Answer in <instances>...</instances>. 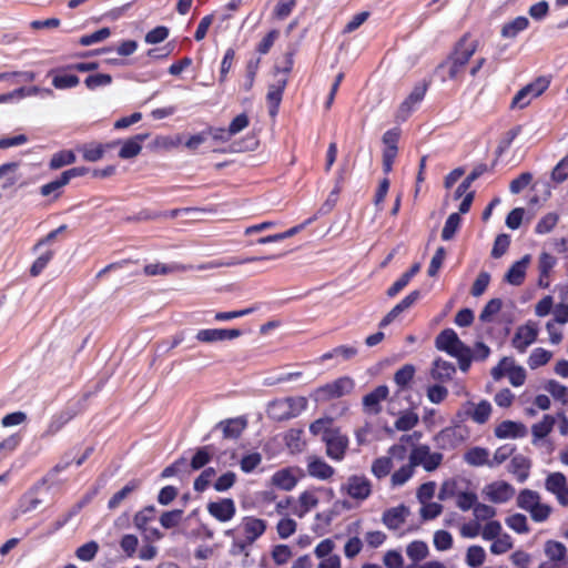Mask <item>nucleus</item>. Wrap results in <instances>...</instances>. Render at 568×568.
Instances as JSON below:
<instances>
[{
	"mask_svg": "<svg viewBox=\"0 0 568 568\" xmlns=\"http://www.w3.org/2000/svg\"><path fill=\"white\" fill-rule=\"evenodd\" d=\"M478 41L471 39L470 32L464 33L454 44L447 58L442 61L437 71L446 70L447 75L442 80H457L465 72L466 65L478 49Z\"/></svg>",
	"mask_w": 568,
	"mask_h": 568,
	"instance_id": "f257e3e1",
	"label": "nucleus"
},
{
	"mask_svg": "<svg viewBox=\"0 0 568 568\" xmlns=\"http://www.w3.org/2000/svg\"><path fill=\"white\" fill-rule=\"evenodd\" d=\"M436 348L444 351L458 361L459 369L464 373L469 371V346L462 342L452 328L443 329L435 339Z\"/></svg>",
	"mask_w": 568,
	"mask_h": 568,
	"instance_id": "f03ea898",
	"label": "nucleus"
},
{
	"mask_svg": "<svg viewBox=\"0 0 568 568\" xmlns=\"http://www.w3.org/2000/svg\"><path fill=\"white\" fill-rule=\"evenodd\" d=\"M307 407L303 396L277 398L268 403L267 416L275 422H284L297 417Z\"/></svg>",
	"mask_w": 568,
	"mask_h": 568,
	"instance_id": "7ed1b4c3",
	"label": "nucleus"
},
{
	"mask_svg": "<svg viewBox=\"0 0 568 568\" xmlns=\"http://www.w3.org/2000/svg\"><path fill=\"white\" fill-rule=\"evenodd\" d=\"M355 383L348 376H343L316 388L314 393L315 400L328 402L343 397L354 389Z\"/></svg>",
	"mask_w": 568,
	"mask_h": 568,
	"instance_id": "20e7f679",
	"label": "nucleus"
},
{
	"mask_svg": "<svg viewBox=\"0 0 568 568\" xmlns=\"http://www.w3.org/2000/svg\"><path fill=\"white\" fill-rule=\"evenodd\" d=\"M495 381L501 379L506 374L513 386H521L526 381V371L521 366L514 365L513 358L503 357L490 372Z\"/></svg>",
	"mask_w": 568,
	"mask_h": 568,
	"instance_id": "39448f33",
	"label": "nucleus"
},
{
	"mask_svg": "<svg viewBox=\"0 0 568 568\" xmlns=\"http://www.w3.org/2000/svg\"><path fill=\"white\" fill-rule=\"evenodd\" d=\"M323 442L326 445V455L334 460H342L348 448V437L339 428L324 430Z\"/></svg>",
	"mask_w": 568,
	"mask_h": 568,
	"instance_id": "423d86ee",
	"label": "nucleus"
},
{
	"mask_svg": "<svg viewBox=\"0 0 568 568\" xmlns=\"http://www.w3.org/2000/svg\"><path fill=\"white\" fill-rule=\"evenodd\" d=\"M491 415V405L488 400L483 399L478 404L466 402L460 410L456 413V418L459 422L471 419L481 425L488 422Z\"/></svg>",
	"mask_w": 568,
	"mask_h": 568,
	"instance_id": "0eeeda50",
	"label": "nucleus"
},
{
	"mask_svg": "<svg viewBox=\"0 0 568 568\" xmlns=\"http://www.w3.org/2000/svg\"><path fill=\"white\" fill-rule=\"evenodd\" d=\"M413 465L423 466L426 471H434L437 469L443 462L442 453H430V448L427 445L414 446L410 450Z\"/></svg>",
	"mask_w": 568,
	"mask_h": 568,
	"instance_id": "6e6552de",
	"label": "nucleus"
},
{
	"mask_svg": "<svg viewBox=\"0 0 568 568\" xmlns=\"http://www.w3.org/2000/svg\"><path fill=\"white\" fill-rule=\"evenodd\" d=\"M545 488L556 497L559 505L568 506V481L562 473H550L545 479Z\"/></svg>",
	"mask_w": 568,
	"mask_h": 568,
	"instance_id": "1a4fd4ad",
	"label": "nucleus"
},
{
	"mask_svg": "<svg viewBox=\"0 0 568 568\" xmlns=\"http://www.w3.org/2000/svg\"><path fill=\"white\" fill-rule=\"evenodd\" d=\"M537 336V325L532 322H528L517 327L515 335L511 339V346L523 354L531 344L536 342Z\"/></svg>",
	"mask_w": 568,
	"mask_h": 568,
	"instance_id": "9d476101",
	"label": "nucleus"
},
{
	"mask_svg": "<svg viewBox=\"0 0 568 568\" xmlns=\"http://www.w3.org/2000/svg\"><path fill=\"white\" fill-rule=\"evenodd\" d=\"M206 510L217 521L227 523L235 517L236 505L232 498H220L215 501H209Z\"/></svg>",
	"mask_w": 568,
	"mask_h": 568,
	"instance_id": "9b49d317",
	"label": "nucleus"
},
{
	"mask_svg": "<svg viewBox=\"0 0 568 568\" xmlns=\"http://www.w3.org/2000/svg\"><path fill=\"white\" fill-rule=\"evenodd\" d=\"M242 334L239 328H203L196 333L195 338L201 343H216L235 339Z\"/></svg>",
	"mask_w": 568,
	"mask_h": 568,
	"instance_id": "f8f14e48",
	"label": "nucleus"
},
{
	"mask_svg": "<svg viewBox=\"0 0 568 568\" xmlns=\"http://www.w3.org/2000/svg\"><path fill=\"white\" fill-rule=\"evenodd\" d=\"M388 394L389 389L386 385L375 387L363 397V412L367 415H378L382 412V402L388 397Z\"/></svg>",
	"mask_w": 568,
	"mask_h": 568,
	"instance_id": "ddd939ff",
	"label": "nucleus"
},
{
	"mask_svg": "<svg viewBox=\"0 0 568 568\" xmlns=\"http://www.w3.org/2000/svg\"><path fill=\"white\" fill-rule=\"evenodd\" d=\"M344 488L353 499L357 500H365L372 494V484L364 475L349 476Z\"/></svg>",
	"mask_w": 568,
	"mask_h": 568,
	"instance_id": "4468645a",
	"label": "nucleus"
},
{
	"mask_svg": "<svg viewBox=\"0 0 568 568\" xmlns=\"http://www.w3.org/2000/svg\"><path fill=\"white\" fill-rule=\"evenodd\" d=\"M408 515H409V508L407 506H405L404 504H400L396 507L386 509L383 513L382 523L389 530H397L405 524Z\"/></svg>",
	"mask_w": 568,
	"mask_h": 568,
	"instance_id": "2eb2a0df",
	"label": "nucleus"
},
{
	"mask_svg": "<svg viewBox=\"0 0 568 568\" xmlns=\"http://www.w3.org/2000/svg\"><path fill=\"white\" fill-rule=\"evenodd\" d=\"M241 527L245 539L253 544L265 532L267 523L254 516H245L242 518Z\"/></svg>",
	"mask_w": 568,
	"mask_h": 568,
	"instance_id": "dca6fc26",
	"label": "nucleus"
},
{
	"mask_svg": "<svg viewBox=\"0 0 568 568\" xmlns=\"http://www.w3.org/2000/svg\"><path fill=\"white\" fill-rule=\"evenodd\" d=\"M420 297L418 290L412 291L399 303H397L381 321L379 327L389 325L400 313L412 307Z\"/></svg>",
	"mask_w": 568,
	"mask_h": 568,
	"instance_id": "f3484780",
	"label": "nucleus"
},
{
	"mask_svg": "<svg viewBox=\"0 0 568 568\" xmlns=\"http://www.w3.org/2000/svg\"><path fill=\"white\" fill-rule=\"evenodd\" d=\"M79 413H80V409H78V408L67 407L65 409L54 414L48 424L45 435L53 436V435L58 434Z\"/></svg>",
	"mask_w": 568,
	"mask_h": 568,
	"instance_id": "a211bd4d",
	"label": "nucleus"
},
{
	"mask_svg": "<svg viewBox=\"0 0 568 568\" xmlns=\"http://www.w3.org/2000/svg\"><path fill=\"white\" fill-rule=\"evenodd\" d=\"M247 426L245 417L227 418L217 423L224 438L237 439Z\"/></svg>",
	"mask_w": 568,
	"mask_h": 568,
	"instance_id": "6ab92c4d",
	"label": "nucleus"
},
{
	"mask_svg": "<svg viewBox=\"0 0 568 568\" xmlns=\"http://www.w3.org/2000/svg\"><path fill=\"white\" fill-rule=\"evenodd\" d=\"M530 263V255H524L519 261H516L507 271L505 280L515 286H519L524 283L526 277V271Z\"/></svg>",
	"mask_w": 568,
	"mask_h": 568,
	"instance_id": "aec40b11",
	"label": "nucleus"
},
{
	"mask_svg": "<svg viewBox=\"0 0 568 568\" xmlns=\"http://www.w3.org/2000/svg\"><path fill=\"white\" fill-rule=\"evenodd\" d=\"M149 138V133H140L122 142L119 158L128 160L135 158L142 150V143Z\"/></svg>",
	"mask_w": 568,
	"mask_h": 568,
	"instance_id": "412c9836",
	"label": "nucleus"
},
{
	"mask_svg": "<svg viewBox=\"0 0 568 568\" xmlns=\"http://www.w3.org/2000/svg\"><path fill=\"white\" fill-rule=\"evenodd\" d=\"M526 434V426L519 422L504 420L495 428V435L498 438H521Z\"/></svg>",
	"mask_w": 568,
	"mask_h": 568,
	"instance_id": "4be33fe9",
	"label": "nucleus"
},
{
	"mask_svg": "<svg viewBox=\"0 0 568 568\" xmlns=\"http://www.w3.org/2000/svg\"><path fill=\"white\" fill-rule=\"evenodd\" d=\"M487 488V496L489 500L496 504L508 501L515 493L513 486L506 481H495Z\"/></svg>",
	"mask_w": 568,
	"mask_h": 568,
	"instance_id": "5701e85b",
	"label": "nucleus"
},
{
	"mask_svg": "<svg viewBox=\"0 0 568 568\" xmlns=\"http://www.w3.org/2000/svg\"><path fill=\"white\" fill-rule=\"evenodd\" d=\"M121 141H112L105 144L102 143H89L84 144L80 151L82 152V156L88 162H97L101 160L105 153V150L113 149L119 145Z\"/></svg>",
	"mask_w": 568,
	"mask_h": 568,
	"instance_id": "b1692460",
	"label": "nucleus"
},
{
	"mask_svg": "<svg viewBox=\"0 0 568 568\" xmlns=\"http://www.w3.org/2000/svg\"><path fill=\"white\" fill-rule=\"evenodd\" d=\"M420 437V434L415 432L412 435H403L399 438V442L397 444H394L388 449V457L392 459L395 458L396 460L403 462L407 458L408 454V446H415L414 438L416 440Z\"/></svg>",
	"mask_w": 568,
	"mask_h": 568,
	"instance_id": "393cba45",
	"label": "nucleus"
},
{
	"mask_svg": "<svg viewBox=\"0 0 568 568\" xmlns=\"http://www.w3.org/2000/svg\"><path fill=\"white\" fill-rule=\"evenodd\" d=\"M318 501L315 490H305L298 496L297 505L292 508V513L298 518H303L318 505Z\"/></svg>",
	"mask_w": 568,
	"mask_h": 568,
	"instance_id": "a878e982",
	"label": "nucleus"
},
{
	"mask_svg": "<svg viewBox=\"0 0 568 568\" xmlns=\"http://www.w3.org/2000/svg\"><path fill=\"white\" fill-rule=\"evenodd\" d=\"M214 455V447L212 445H205L197 447L190 460L187 463V468L190 471H195L204 468L207 464L211 463Z\"/></svg>",
	"mask_w": 568,
	"mask_h": 568,
	"instance_id": "bb28decb",
	"label": "nucleus"
},
{
	"mask_svg": "<svg viewBox=\"0 0 568 568\" xmlns=\"http://www.w3.org/2000/svg\"><path fill=\"white\" fill-rule=\"evenodd\" d=\"M530 467V459L524 455L514 456L509 463V471L519 483H524L528 478Z\"/></svg>",
	"mask_w": 568,
	"mask_h": 568,
	"instance_id": "cd10ccee",
	"label": "nucleus"
},
{
	"mask_svg": "<svg viewBox=\"0 0 568 568\" xmlns=\"http://www.w3.org/2000/svg\"><path fill=\"white\" fill-rule=\"evenodd\" d=\"M308 475L317 479H328L334 475V468L318 457H312L307 464Z\"/></svg>",
	"mask_w": 568,
	"mask_h": 568,
	"instance_id": "c85d7f7f",
	"label": "nucleus"
},
{
	"mask_svg": "<svg viewBox=\"0 0 568 568\" xmlns=\"http://www.w3.org/2000/svg\"><path fill=\"white\" fill-rule=\"evenodd\" d=\"M456 373V367L453 363L437 358L433 363L432 377L435 381L447 382L453 378Z\"/></svg>",
	"mask_w": 568,
	"mask_h": 568,
	"instance_id": "c756f323",
	"label": "nucleus"
},
{
	"mask_svg": "<svg viewBox=\"0 0 568 568\" xmlns=\"http://www.w3.org/2000/svg\"><path fill=\"white\" fill-rule=\"evenodd\" d=\"M271 479L275 487L286 491L292 490L297 484V478L290 468L275 471Z\"/></svg>",
	"mask_w": 568,
	"mask_h": 568,
	"instance_id": "7c9ffc66",
	"label": "nucleus"
},
{
	"mask_svg": "<svg viewBox=\"0 0 568 568\" xmlns=\"http://www.w3.org/2000/svg\"><path fill=\"white\" fill-rule=\"evenodd\" d=\"M41 486L42 485L39 484V481H38L27 493H24L21 496V498L19 500V507H20L21 513H23V514L30 513V511L37 509L42 504V500L37 496V493Z\"/></svg>",
	"mask_w": 568,
	"mask_h": 568,
	"instance_id": "2f4dec72",
	"label": "nucleus"
},
{
	"mask_svg": "<svg viewBox=\"0 0 568 568\" xmlns=\"http://www.w3.org/2000/svg\"><path fill=\"white\" fill-rule=\"evenodd\" d=\"M286 87V80L281 81L277 85H272L267 92L266 100L268 103V113L276 116Z\"/></svg>",
	"mask_w": 568,
	"mask_h": 568,
	"instance_id": "473e14b6",
	"label": "nucleus"
},
{
	"mask_svg": "<svg viewBox=\"0 0 568 568\" xmlns=\"http://www.w3.org/2000/svg\"><path fill=\"white\" fill-rule=\"evenodd\" d=\"M544 551L546 557L555 564L564 561L567 556L566 546L562 542L552 539L545 542Z\"/></svg>",
	"mask_w": 568,
	"mask_h": 568,
	"instance_id": "72a5a7b5",
	"label": "nucleus"
},
{
	"mask_svg": "<svg viewBox=\"0 0 568 568\" xmlns=\"http://www.w3.org/2000/svg\"><path fill=\"white\" fill-rule=\"evenodd\" d=\"M529 27V20L524 17L519 16L515 18L514 20L505 23L501 28V37L504 38H516L519 32L526 30Z\"/></svg>",
	"mask_w": 568,
	"mask_h": 568,
	"instance_id": "f704fd0d",
	"label": "nucleus"
},
{
	"mask_svg": "<svg viewBox=\"0 0 568 568\" xmlns=\"http://www.w3.org/2000/svg\"><path fill=\"white\" fill-rule=\"evenodd\" d=\"M140 487V480H130L122 489L112 495L108 501L110 510L116 509L128 496Z\"/></svg>",
	"mask_w": 568,
	"mask_h": 568,
	"instance_id": "c9c22d12",
	"label": "nucleus"
},
{
	"mask_svg": "<svg viewBox=\"0 0 568 568\" xmlns=\"http://www.w3.org/2000/svg\"><path fill=\"white\" fill-rule=\"evenodd\" d=\"M427 89L428 83L425 81L416 84L410 94L400 104V110L409 112L415 104L419 103L424 99Z\"/></svg>",
	"mask_w": 568,
	"mask_h": 568,
	"instance_id": "e433bc0d",
	"label": "nucleus"
},
{
	"mask_svg": "<svg viewBox=\"0 0 568 568\" xmlns=\"http://www.w3.org/2000/svg\"><path fill=\"white\" fill-rule=\"evenodd\" d=\"M409 462L406 465H403L399 469L395 470L392 474L390 483L394 487L403 486L406 484L414 475L416 465H413L412 456H408Z\"/></svg>",
	"mask_w": 568,
	"mask_h": 568,
	"instance_id": "4c0bfd02",
	"label": "nucleus"
},
{
	"mask_svg": "<svg viewBox=\"0 0 568 568\" xmlns=\"http://www.w3.org/2000/svg\"><path fill=\"white\" fill-rule=\"evenodd\" d=\"M539 493L525 488L519 491L517 496V506L526 511H530V509L540 501Z\"/></svg>",
	"mask_w": 568,
	"mask_h": 568,
	"instance_id": "58836bf2",
	"label": "nucleus"
},
{
	"mask_svg": "<svg viewBox=\"0 0 568 568\" xmlns=\"http://www.w3.org/2000/svg\"><path fill=\"white\" fill-rule=\"evenodd\" d=\"M77 156L72 150H61L51 156L49 168L51 170H58L65 165L73 164Z\"/></svg>",
	"mask_w": 568,
	"mask_h": 568,
	"instance_id": "ea45409f",
	"label": "nucleus"
},
{
	"mask_svg": "<svg viewBox=\"0 0 568 568\" xmlns=\"http://www.w3.org/2000/svg\"><path fill=\"white\" fill-rule=\"evenodd\" d=\"M488 456H489V454L486 448L473 447L466 452L465 462L468 465L477 466V467L483 466V465H488V463H490V460L488 459Z\"/></svg>",
	"mask_w": 568,
	"mask_h": 568,
	"instance_id": "a19ab883",
	"label": "nucleus"
},
{
	"mask_svg": "<svg viewBox=\"0 0 568 568\" xmlns=\"http://www.w3.org/2000/svg\"><path fill=\"white\" fill-rule=\"evenodd\" d=\"M486 559V551L481 546L473 545L467 548L465 561L470 568L480 567Z\"/></svg>",
	"mask_w": 568,
	"mask_h": 568,
	"instance_id": "79ce46f5",
	"label": "nucleus"
},
{
	"mask_svg": "<svg viewBox=\"0 0 568 568\" xmlns=\"http://www.w3.org/2000/svg\"><path fill=\"white\" fill-rule=\"evenodd\" d=\"M415 372L416 369L414 365L405 364L395 373L394 382L399 387V389H405L408 387L409 383L415 376Z\"/></svg>",
	"mask_w": 568,
	"mask_h": 568,
	"instance_id": "37998d69",
	"label": "nucleus"
},
{
	"mask_svg": "<svg viewBox=\"0 0 568 568\" xmlns=\"http://www.w3.org/2000/svg\"><path fill=\"white\" fill-rule=\"evenodd\" d=\"M156 516L154 506H146L134 516V525L139 530H148L149 523L153 521Z\"/></svg>",
	"mask_w": 568,
	"mask_h": 568,
	"instance_id": "c03bdc74",
	"label": "nucleus"
},
{
	"mask_svg": "<svg viewBox=\"0 0 568 568\" xmlns=\"http://www.w3.org/2000/svg\"><path fill=\"white\" fill-rule=\"evenodd\" d=\"M462 224V217L459 213H452L447 217L445 225L442 231V240L450 241L456 235Z\"/></svg>",
	"mask_w": 568,
	"mask_h": 568,
	"instance_id": "a18cd8bd",
	"label": "nucleus"
},
{
	"mask_svg": "<svg viewBox=\"0 0 568 568\" xmlns=\"http://www.w3.org/2000/svg\"><path fill=\"white\" fill-rule=\"evenodd\" d=\"M545 389L558 402L568 404V387L555 379H550L545 384Z\"/></svg>",
	"mask_w": 568,
	"mask_h": 568,
	"instance_id": "49530a36",
	"label": "nucleus"
},
{
	"mask_svg": "<svg viewBox=\"0 0 568 568\" xmlns=\"http://www.w3.org/2000/svg\"><path fill=\"white\" fill-rule=\"evenodd\" d=\"M552 357V353L542 347L535 348L528 357V366L531 369H536L546 365Z\"/></svg>",
	"mask_w": 568,
	"mask_h": 568,
	"instance_id": "de8ad7c7",
	"label": "nucleus"
},
{
	"mask_svg": "<svg viewBox=\"0 0 568 568\" xmlns=\"http://www.w3.org/2000/svg\"><path fill=\"white\" fill-rule=\"evenodd\" d=\"M555 425V418L551 415H544L542 419L531 427L532 436L536 439L545 438Z\"/></svg>",
	"mask_w": 568,
	"mask_h": 568,
	"instance_id": "09e8293b",
	"label": "nucleus"
},
{
	"mask_svg": "<svg viewBox=\"0 0 568 568\" xmlns=\"http://www.w3.org/2000/svg\"><path fill=\"white\" fill-rule=\"evenodd\" d=\"M393 468V460L388 456H382L376 458L372 464V474L381 479L386 477Z\"/></svg>",
	"mask_w": 568,
	"mask_h": 568,
	"instance_id": "8fccbe9b",
	"label": "nucleus"
},
{
	"mask_svg": "<svg viewBox=\"0 0 568 568\" xmlns=\"http://www.w3.org/2000/svg\"><path fill=\"white\" fill-rule=\"evenodd\" d=\"M550 83L551 75H540L525 87L528 90L529 95L538 98L549 88Z\"/></svg>",
	"mask_w": 568,
	"mask_h": 568,
	"instance_id": "3c124183",
	"label": "nucleus"
},
{
	"mask_svg": "<svg viewBox=\"0 0 568 568\" xmlns=\"http://www.w3.org/2000/svg\"><path fill=\"white\" fill-rule=\"evenodd\" d=\"M505 523L517 534H528L530 530L526 516L519 513L508 516Z\"/></svg>",
	"mask_w": 568,
	"mask_h": 568,
	"instance_id": "603ef678",
	"label": "nucleus"
},
{
	"mask_svg": "<svg viewBox=\"0 0 568 568\" xmlns=\"http://www.w3.org/2000/svg\"><path fill=\"white\" fill-rule=\"evenodd\" d=\"M407 556L415 562L425 559L428 555L426 542L420 540L412 541L406 548Z\"/></svg>",
	"mask_w": 568,
	"mask_h": 568,
	"instance_id": "864d4df0",
	"label": "nucleus"
},
{
	"mask_svg": "<svg viewBox=\"0 0 568 568\" xmlns=\"http://www.w3.org/2000/svg\"><path fill=\"white\" fill-rule=\"evenodd\" d=\"M182 473H190L187 468V460L184 457H180L176 460H174L172 464L166 466L162 473L161 478H170L173 476H176Z\"/></svg>",
	"mask_w": 568,
	"mask_h": 568,
	"instance_id": "5fc2aeb1",
	"label": "nucleus"
},
{
	"mask_svg": "<svg viewBox=\"0 0 568 568\" xmlns=\"http://www.w3.org/2000/svg\"><path fill=\"white\" fill-rule=\"evenodd\" d=\"M215 475H216V471L213 467L204 468L193 483L194 490L197 493L205 491L207 489V487L210 486L212 478Z\"/></svg>",
	"mask_w": 568,
	"mask_h": 568,
	"instance_id": "6e6d98bb",
	"label": "nucleus"
},
{
	"mask_svg": "<svg viewBox=\"0 0 568 568\" xmlns=\"http://www.w3.org/2000/svg\"><path fill=\"white\" fill-rule=\"evenodd\" d=\"M235 50L233 48H229L225 53H224V57L221 61V67H220V75H219V83L220 84H223L225 83V81L227 80V74L230 72V70L232 69V65L234 63V60H235Z\"/></svg>",
	"mask_w": 568,
	"mask_h": 568,
	"instance_id": "4d7b16f0",
	"label": "nucleus"
},
{
	"mask_svg": "<svg viewBox=\"0 0 568 568\" xmlns=\"http://www.w3.org/2000/svg\"><path fill=\"white\" fill-rule=\"evenodd\" d=\"M513 547V538L508 534H501L499 537L494 539L490 545V551L494 555H501L510 550Z\"/></svg>",
	"mask_w": 568,
	"mask_h": 568,
	"instance_id": "13d9d810",
	"label": "nucleus"
},
{
	"mask_svg": "<svg viewBox=\"0 0 568 568\" xmlns=\"http://www.w3.org/2000/svg\"><path fill=\"white\" fill-rule=\"evenodd\" d=\"M182 516H183L182 509H173V510L164 511L160 516V524L165 529L174 528L181 523Z\"/></svg>",
	"mask_w": 568,
	"mask_h": 568,
	"instance_id": "bf43d9fd",
	"label": "nucleus"
},
{
	"mask_svg": "<svg viewBox=\"0 0 568 568\" xmlns=\"http://www.w3.org/2000/svg\"><path fill=\"white\" fill-rule=\"evenodd\" d=\"M80 79L75 74H55L52 79V85L55 89H71L79 84Z\"/></svg>",
	"mask_w": 568,
	"mask_h": 568,
	"instance_id": "052dcab7",
	"label": "nucleus"
},
{
	"mask_svg": "<svg viewBox=\"0 0 568 568\" xmlns=\"http://www.w3.org/2000/svg\"><path fill=\"white\" fill-rule=\"evenodd\" d=\"M99 551V545L97 541L91 540L80 546L75 550V556L78 559L82 561H91Z\"/></svg>",
	"mask_w": 568,
	"mask_h": 568,
	"instance_id": "680f3d73",
	"label": "nucleus"
},
{
	"mask_svg": "<svg viewBox=\"0 0 568 568\" xmlns=\"http://www.w3.org/2000/svg\"><path fill=\"white\" fill-rule=\"evenodd\" d=\"M503 307V302L500 298H491L487 302L485 307L483 308L479 321L483 323H490L491 317L497 314Z\"/></svg>",
	"mask_w": 568,
	"mask_h": 568,
	"instance_id": "e2e57ef3",
	"label": "nucleus"
},
{
	"mask_svg": "<svg viewBox=\"0 0 568 568\" xmlns=\"http://www.w3.org/2000/svg\"><path fill=\"white\" fill-rule=\"evenodd\" d=\"M112 83V77L106 73L90 74L85 78V87L93 91L100 87H106Z\"/></svg>",
	"mask_w": 568,
	"mask_h": 568,
	"instance_id": "0e129e2a",
	"label": "nucleus"
},
{
	"mask_svg": "<svg viewBox=\"0 0 568 568\" xmlns=\"http://www.w3.org/2000/svg\"><path fill=\"white\" fill-rule=\"evenodd\" d=\"M262 463V455L257 452L244 455L240 460L241 470L245 474L252 473Z\"/></svg>",
	"mask_w": 568,
	"mask_h": 568,
	"instance_id": "69168bd1",
	"label": "nucleus"
},
{
	"mask_svg": "<svg viewBox=\"0 0 568 568\" xmlns=\"http://www.w3.org/2000/svg\"><path fill=\"white\" fill-rule=\"evenodd\" d=\"M236 479V474L234 471L229 470L217 477V479L213 484V487L216 491H226L235 485Z\"/></svg>",
	"mask_w": 568,
	"mask_h": 568,
	"instance_id": "338daca9",
	"label": "nucleus"
},
{
	"mask_svg": "<svg viewBox=\"0 0 568 568\" xmlns=\"http://www.w3.org/2000/svg\"><path fill=\"white\" fill-rule=\"evenodd\" d=\"M558 220L559 216L556 213L546 214L536 224L535 232L538 234L549 233L557 225Z\"/></svg>",
	"mask_w": 568,
	"mask_h": 568,
	"instance_id": "774afa93",
	"label": "nucleus"
}]
</instances>
